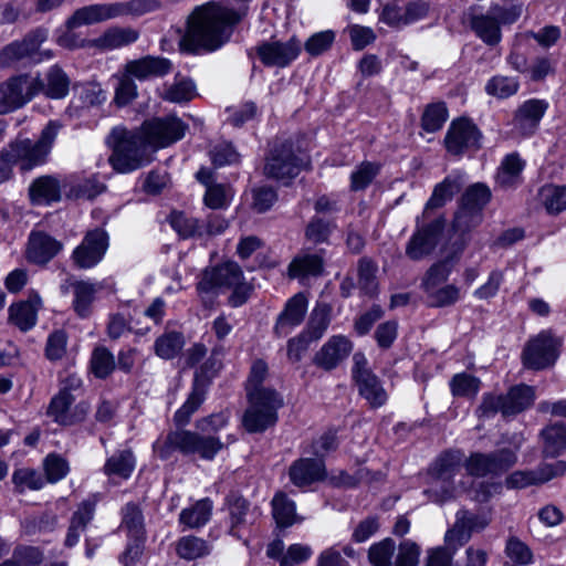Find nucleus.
Instances as JSON below:
<instances>
[{"instance_id": "nucleus-48", "label": "nucleus", "mask_w": 566, "mask_h": 566, "mask_svg": "<svg viewBox=\"0 0 566 566\" xmlns=\"http://www.w3.org/2000/svg\"><path fill=\"white\" fill-rule=\"evenodd\" d=\"M538 197L549 213L566 209V186L545 185L539 189Z\"/></svg>"}, {"instance_id": "nucleus-23", "label": "nucleus", "mask_w": 566, "mask_h": 566, "mask_svg": "<svg viewBox=\"0 0 566 566\" xmlns=\"http://www.w3.org/2000/svg\"><path fill=\"white\" fill-rule=\"evenodd\" d=\"M62 249V243L51 235L41 232H31L28 241L25 256L34 264H45L52 260Z\"/></svg>"}, {"instance_id": "nucleus-6", "label": "nucleus", "mask_w": 566, "mask_h": 566, "mask_svg": "<svg viewBox=\"0 0 566 566\" xmlns=\"http://www.w3.org/2000/svg\"><path fill=\"white\" fill-rule=\"evenodd\" d=\"M250 406L243 417V426L249 432H262L277 420L282 407L281 396L273 389H256L249 394Z\"/></svg>"}, {"instance_id": "nucleus-24", "label": "nucleus", "mask_w": 566, "mask_h": 566, "mask_svg": "<svg viewBox=\"0 0 566 566\" xmlns=\"http://www.w3.org/2000/svg\"><path fill=\"white\" fill-rule=\"evenodd\" d=\"M352 342L343 336H332L316 353L314 363L325 370L334 369L352 352Z\"/></svg>"}, {"instance_id": "nucleus-62", "label": "nucleus", "mask_w": 566, "mask_h": 566, "mask_svg": "<svg viewBox=\"0 0 566 566\" xmlns=\"http://www.w3.org/2000/svg\"><path fill=\"white\" fill-rule=\"evenodd\" d=\"M481 221L482 212L460 203L454 214L453 228L455 231L463 233L479 226Z\"/></svg>"}, {"instance_id": "nucleus-37", "label": "nucleus", "mask_w": 566, "mask_h": 566, "mask_svg": "<svg viewBox=\"0 0 566 566\" xmlns=\"http://www.w3.org/2000/svg\"><path fill=\"white\" fill-rule=\"evenodd\" d=\"M30 198L34 205H50L61 199L60 181L52 176H42L30 186Z\"/></svg>"}, {"instance_id": "nucleus-35", "label": "nucleus", "mask_w": 566, "mask_h": 566, "mask_svg": "<svg viewBox=\"0 0 566 566\" xmlns=\"http://www.w3.org/2000/svg\"><path fill=\"white\" fill-rule=\"evenodd\" d=\"M74 300L73 308L80 317H87L92 312V305L96 294L103 289L99 282L74 281L71 283Z\"/></svg>"}, {"instance_id": "nucleus-14", "label": "nucleus", "mask_w": 566, "mask_h": 566, "mask_svg": "<svg viewBox=\"0 0 566 566\" xmlns=\"http://www.w3.org/2000/svg\"><path fill=\"white\" fill-rule=\"evenodd\" d=\"M170 441L179 447L184 454H198L203 460H213L223 448V443L216 436H201L189 430L172 431Z\"/></svg>"}, {"instance_id": "nucleus-25", "label": "nucleus", "mask_w": 566, "mask_h": 566, "mask_svg": "<svg viewBox=\"0 0 566 566\" xmlns=\"http://www.w3.org/2000/svg\"><path fill=\"white\" fill-rule=\"evenodd\" d=\"M42 307V300L36 293H31L25 301L13 303L9 306V322L21 332H28L34 327L38 321V312Z\"/></svg>"}, {"instance_id": "nucleus-58", "label": "nucleus", "mask_w": 566, "mask_h": 566, "mask_svg": "<svg viewBox=\"0 0 566 566\" xmlns=\"http://www.w3.org/2000/svg\"><path fill=\"white\" fill-rule=\"evenodd\" d=\"M491 199V190L484 184L470 186L461 198V203L482 212Z\"/></svg>"}, {"instance_id": "nucleus-10", "label": "nucleus", "mask_w": 566, "mask_h": 566, "mask_svg": "<svg viewBox=\"0 0 566 566\" xmlns=\"http://www.w3.org/2000/svg\"><path fill=\"white\" fill-rule=\"evenodd\" d=\"M517 457L510 449H501L492 453L474 452L464 461L467 472L473 476H497L516 463Z\"/></svg>"}, {"instance_id": "nucleus-45", "label": "nucleus", "mask_w": 566, "mask_h": 566, "mask_svg": "<svg viewBox=\"0 0 566 566\" xmlns=\"http://www.w3.org/2000/svg\"><path fill=\"white\" fill-rule=\"evenodd\" d=\"M169 224L181 239L203 237V224L196 218L182 211H172L169 216Z\"/></svg>"}, {"instance_id": "nucleus-54", "label": "nucleus", "mask_w": 566, "mask_h": 566, "mask_svg": "<svg viewBox=\"0 0 566 566\" xmlns=\"http://www.w3.org/2000/svg\"><path fill=\"white\" fill-rule=\"evenodd\" d=\"M232 189L223 184L208 185L203 196L205 205L210 209H226L232 201Z\"/></svg>"}, {"instance_id": "nucleus-60", "label": "nucleus", "mask_w": 566, "mask_h": 566, "mask_svg": "<svg viewBox=\"0 0 566 566\" xmlns=\"http://www.w3.org/2000/svg\"><path fill=\"white\" fill-rule=\"evenodd\" d=\"M196 93V85L190 80H180L169 85L163 93V98L172 103L191 101Z\"/></svg>"}, {"instance_id": "nucleus-49", "label": "nucleus", "mask_w": 566, "mask_h": 566, "mask_svg": "<svg viewBox=\"0 0 566 566\" xmlns=\"http://www.w3.org/2000/svg\"><path fill=\"white\" fill-rule=\"evenodd\" d=\"M395 553L396 543L392 538L386 537L369 547L368 560L371 566H395Z\"/></svg>"}, {"instance_id": "nucleus-8", "label": "nucleus", "mask_w": 566, "mask_h": 566, "mask_svg": "<svg viewBox=\"0 0 566 566\" xmlns=\"http://www.w3.org/2000/svg\"><path fill=\"white\" fill-rule=\"evenodd\" d=\"M41 87V77L32 74H20L2 82L0 84V114H8L21 108L40 93Z\"/></svg>"}, {"instance_id": "nucleus-42", "label": "nucleus", "mask_w": 566, "mask_h": 566, "mask_svg": "<svg viewBox=\"0 0 566 566\" xmlns=\"http://www.w3.org/2000/svg\"><path fill=\"white\" fill-rule=\"evenodd\" d=\"M332 321V306L327 303H316L311 312L306 329L310 339L317 340L323 337Z\"/></svg>"}, {"instance_id": "nucleus-47", "label": "nucleus", "mask_w": 566, "mask_h": 566, "mask_svg": "<svg viewBox=\"0 0 566 566\" xmlns=\"http://www.w3.org/2000/svg\"><path fill=\"white\" fill-rule=\"evenodd\" d=\"M542 436L546 457H556L566 451V424H552L543 430Z\"/></svg>"}, {"instance_id": "nucleus-4", "label": "nucleus", "mask_w": 566, "mask_h": 566, "mask_svg": "<svg viewBox=\"0 0 566 566\" xmlns=\"http://www.w3.org/2000/svg\"><path fill=\"white\" fill-rule=\"evenodd\" d=\"M197 289L200 293H217L219 289L232 290L228 298L232 307L243 305L252 292V286L245 281L241 268L233 261L207 269Z\"/></svg>"}, {"instance_id": "nucleus-43", "label": "nucleus", "mask_w": 566, "mask_h": 566, "mask_svg": "<svg viewBox=\"0 0 566 566\" xmlns=\"http://www.w3.org/2000/svg\"><path fill=\"white\" fill-rule=\"evenodd\" d=\"M229 534L235 538L242 537V530L248 524L249 504L239 496L228 499Z\"/></svg>"}, {"instance_id": "nucleus-29", "label": "nucleus", "mask_w": 566, "mask_h": 566, "mask_svg": "<svg viewBox=\"0 0 566 566\" xmlns=\"http://www.w3.org/2000/svg\"><path fill=\"white\" fill-rule=\"evenodd\" d=\"M116 19L113 3H96L77 9L66 21L70 30Z\"/></svg>"}, {"instance_id": "nucleus-28", "label": "nucleus", "mask_w": 566, "mask_h": 566, "mask_svg": "<svg viewBox=\"0 0 566 566\" xmlns=\"http://www.w3.org/2000/svg\"><path fill=\"white\" fill-rule=\"evenodd\" d=\"M170 69L169 60L148 55L128 61L124 66V72L132 78L144 81L155 76H164L169 73Z\"/></svg>"}, {"instance_id": "nucleus-21", "label": "nucleus", "mask_w": 566, "mask_h": 566, "mask_svg": "<svg viewBox=\"0 0 566 566\" xmlns=\"http://www.w3.org/2000/svg\"><path fill=\"white\" fill-rule=\"evenodd\" d=\"M46 38L48 32L40 29L31 32L21 41L8 44L0 51V65L8 67L25 57H32Z\"/></svg>"}, {"instance_id": "nucleus-30", "label": "nucleus", "mask_w": 566, "mask_h": 566, "mask_svg": "<svg viewBox=\"0 0 566 566\" xmlns=\"http://www.w3.org/2000/svg\"><path fill=\"white\" fill-rule=\"evenodd\" d=\"M463 185V175L460 172H452L448 175L441 182H439L427 201L423 212L422 221H426L429 212L432 209L443 207L452 197L460 191Z\"/></svg>"}, {"instance_id": "nucleus-41", "label": "nucleus", "mask_w": 566, "mask_h": 566, "mask_svg": "<svg viewBox=\"0 0 566 566\" xmlns=\"http://www.w3.org/2000/svg\"><path fill=\"white\" fill-rule=\"evenodd\" d=\"M213 374L214 371L211 375H208L206 373V366H203L200 370V376L203 377H211ZM198 379L199 375L197 374L196 382L191 394L184 402V405L175 412L174 420L177 426H186L189 422L191 415L200 407L205 400V392L203 389L198 386Z\"/></svg>"}, {"instance_id": "nucleus-63", "label": "nucleus", "mask_w": 566, "mask_h": 566, "mask_svg": "<svg viewBox=\"0 0 566 566\" xmlns=\"http://www.w3.org/2000/svg\"><path fill=\"white\" fill-rule=\"evenodd\" d=\"M395 566H419L421 547L411 539H405L396 547Z\"/></svg>"}, {"instance_id": "nucleus-40", "label": "nucleus", "mask_w": 566, "mask_h": 566, "mask_svg": "<svg viewBox=\"0 0 566 566\" xmlns=\"http://www.w3.org/2000/svg\"><path fill=\"white\" fill-rule=\"evenodd\" d=\"M212 509L213 505L209 499L199 500L193 505L181 510L179 523L188 528H199L209 522Z\"/></svg>"}, {"instance_id": "nucleus-38", "label": "nucleus", "mask_w": 566, "mask_h": 566, "mask_svg": "<svg viewBox=\"0 0 566 566\" xmlns=\"http://www.w3.org/2000/svg\"><path fill=\"white\" fill-rule=\"evenodd\" d=\"M42 92L46 97L53 99L64 98L70 91V77L67 74L57 65L51 66L45 73L44 80H42Z\"/></svg>"}, {"instance_id": "nucleus-13", "label": "nucleus", "mask_w": 566, "mask_h": 566, "mask_svg": "<svg viewBox=\"0 0 566 566\" xmlns=\"http://www.w3.org/2000/svg\"><path fill=\"white\" fill-rule=\"evenodd\" d=\"M302 166L303 160L294 154L292 145L282 144L271 149L264 174L269 178L286 182L300 174Z\"/></svg>"}, {"instance_id": "nucleus-61", "label": "nucleus", "mask_w": 566, "mask_h": 566, "mask_svg": "<svg viewBox=\"0 0 566 566\" xmlns=\"http://www.w3.org/2000/svg\"><path fill=\"white\" fill-rule=\"evenodd\" d=\"M336 228L333 221L313 217L305 229V237L313 243L326 242Z\"/></svg>"}, {"instance_id": "nucleus-20", "label": "nucleus", "mask_w": 566, "mask_h": 566, "mask_svg": "<svg viewBox=\"0 0 566 566\" xmlns=\"http://www.w3.org/2000/svg\"><path fill=\"white\" fill-rule=\"evenodd\" d=\"M566 472V462L556 461L549 464H543L536 470L515 471L506 478L509 489H524L531 485L545 483Z\"/></svg>"}, {"instance_id": "nucleus-56", "label": "nucleus", "mask_w": 566, "mask_h": 566, "mask_svg": "<svg viewBox=\"0 0 566 566\" xmlns=\"http://www.w3.org/2000/svg\"><path fill=\"white\" fill-rule=\"evenodd\" d=\"M450 389L455 397L473 398L480 390V380L469 374H457L450 380Z\"/></svg>"}, {"instance_id": "nucleus-36", "label": "nucleus", "mask_w": 566, "mask_h": 566, "mask_svg": "<svg viewBox=\"0 0 566 566\" xmlns=\"http://www.w3.org/2000/svg\"><path fill=\"white\" fill-rule=\"evenodd\" d=\"M525 163L518 154L506 155L496 172V184L503 189L515 188L522 182V172Z\"/></svg>"}, {"instance_id": "nucleus-59", "label": "nucleus", "mask_w": 566, "mask_h": 566, "mask_svg": "<svg viewBox=\"0 0 566 566\" xmlns=\"http://www.w3.org/2000/svg\"><path fill=\"white\" fill-rule=\"evenodd\" d=\"M91 368L96 377H107L115 368L113 354L106 347H96L92 353Z\"/></svg>"}, {"instance_id": "nucleus-31", "label": "nucleus", "mask_w": 566, "mask_h": 566, "mask_svg": "<svg viewBox=\"0 0 566 566\" xmlns=\"http://www.w3.org/2000/svg\"><path fill=\"white\" fill-rule=\"evenodd\" d=\"M98 496L96 494L90 495L82 501L74 512L71 524L66 534L65 545L67 547L75 546L84 532L86 525L92 521L95 512Z\"/></svg>"}, {"instance_id": "nucleus-12", "label": "nucleus", "mask_w": 566, "mask_h": 566, "mask_svg": "<svg viewBox=\"0 0 566 566\" xmlns=\"http://www.w3.org/2000/svg\"><path fill=\"white\" fill-rule=\"evenodd\" d=\"M302 48L301 41L294 35L285 42L264 41L255 46V53L264 66L283 69L300 56Z\"/></svg>"}, {"instance_id": "nucleus-52", "label": "nucleus", "mask_w": 566, "mask_h": 566, "mask_svg": "<svg viewBox=\"0 0 566 566\" xmlns=\"http://www.w3.org/2000/svg\"><path fill=\"white\" fill-rule=\"evenodd\" d=\"M520 83L515 77L495 75L485 84V92L496 98H509L517 93Z\"/></svg>"}, {"instance_id": "nucleus-44", "label": "nucleus", "mask_w": 566, "mask_h": 566, "mask_svg": "<svg viewBox=\"0 0 566 566\" xmlns=\"http://www.w3.org/2000/svg\"><path fill=\"white\" fill-rule=\"evenodd\" d=\"M211 552V545L203 538L187 535L176 542V553L185 560L205 557Z\"/></svg>"}, {"instance_id": "nucleus-33", "label": "nucleus", "mask_w": 566, "mask_h": 566, "mask_svg": "<svg viewBox=\"0 0 566 566\" xmlns=\"http://www.w3.org/2000/svg\"><path fill=\"white\" fill-rule=\"evenodd\" d=\"M324 261L318 254L301 253L289 265V276L304 283L311 277H317L323 273Z\"/></svg>"}, {"instance_id": "nucleus-51", "label": "nucleus", "mask_w": 566, "mask_h": 566, "mask_svg": "<svg viewBox=\"0 0 566 566\" xmlns=\"http://www.w3.org/2000/svg\"><path fill=\"white\" fill-rule=\"evenodd\" d=\"M114 8L116 18L126 15L139 17L158 10L160 2L158 0H129L114 2Z\"/></svg>"}, {"instance_id": "nucleus-3", "label": "nucleus", "mask_w": 566, "mask_h": 566, "mask_svg": "<svg viewBox=\"0 0 566 566\" xmlns=\"http://www.w3.org/2000/svg\"><path fill=\"white\" fill-rule=\"evenodd\" d=\"M62 125L51 120L42 129L36 142L30 138H17L3 148V158L21 170L28 171L46 161Z\"/></svg>"}, {"instance_id": "nucleus-32", "label": "nucleus", "mask_w": 566, "mask_h": 566, "mask_svg": "<svg viewBox=\"0 0 566 566\" xmlns=\"http://www.w3.org/2000/svg\"><path fill=\"white\" fill-rule=\"evenodd\" d=\"M139 32L133 28L113 27L90 43L102 51H113L136 42Z\"/></svg>"}, {"instance_id": "nucleus-9", "label": "nucleus", "mask_w": 566, "mask_h": 566, "mask_svg": "<svg viewBox=\"0 0 566 566\" xmlns=\"http://www.w3.org/2000/svg\"><path fill=\"white\" fill-rule=\"evenodd\" d=\"M461 464L460 451H448L437 459L431 470V486L427 491L432 501L444 502L454 496L455 488L451 479L459 472Z\"/></svg>"}, {"instance_id": "nucleus-2", "label": "nucleus", "mask_w": 566, "mask_h": 566, "mask_svg": "<svg viewBox=\"0 0 566 566\" xmlns=\"http://www.w3.org/2000/svg\"><path fill=\"white\" fill-rule=\"evenodd\" d=\"M247 0L210 1L193 9L181 46L190 52L216 51L226 44L234 27L248 14Z\"/></svg>"}, {"instance_id": "nucleus-16", "label": "nucleus", "mask_w": 566, "mask_h": 566, "mask_svg": "<svg viewBox=\"0 0 566 566\" xmlns=\"http://www.w3.org/2000/svg\"><path fill=\"white\" fill-rule=\"evenodd\" d=\"M107 249V232L96 228L85 234L82 243L73 251L72 258L78 268L92 269L103 260Z\"/></svg>"}, {"instance_id": "nucleus-46", "label": "nucleus", "mask_w": 566, "mask_h": 566, "mask_svg": "<svg viewBox=\"0 0 566 566\" xmlns=\"http://www.w3.org/2000/svg\"><path fill=\"white\" fill-rule=\"evenodd\" d=\"M185 345L184 335L179 332H166L154 344L155 354L163 359L175 358Z\"/></svg>"}, {"instance_id": "nucleus-27", "label": "nucleus", "mask_w": 566, "mask_h": 566, "mask_svg": "<svg viewBox=\"0 0 566 566\" xmlns=\"http://www.w3.org/2000/svg\"><path fill=\"white\" fill-rule=\"evenodd\" d=\"M325 473L322 459L301 458L294 461L289 469L290 481L297 488L323 480Z\"/></svg>"}, {"instance_id": "nucleus-53", "label": "nucleus", "mask_w": 566, "mask_h": 566, "mask_svg": "<svg viewBox=\"0 0 566 566\" xmlns=\"http://www.w3.org/2000/svg\"><path fill=\"white\" fill-rule=\"evenodd\" d=\"M113 77L116 80L114 103L118 107L130 104L137 97V85L134 80L125 72L115 74Z\"/></svg>"}, {"instance_id": "nucleus-50", "label": "nucleus", "mask_w": 566, "mask_h": 566, "mask_svg": "<svg viewBox=\"0 0 566 566\" xmlns=\"http://www.w3.org/2000/svg\"><path fill=\"white\" fill-rule=\"evenodd\" d=\"M122 528L130 539L145 538L144 517L137 505L128 503L123 509Z\"/></svg>"}, {"instance_id": "nucleus-39", "label": "nucleus", "mask_w": 566, "mask_h": 566, "mask_svg": "<svg viewBox=\"0 0 566 566\" xmlns=\"http://www.w3.org/2000/svg\"><path fill=\"white\" fill-rule=\"evenodd\" d=\"M272 514L280 527H290L301 523L303 517L296 514V504L285 493L277 492L272 499Z\"/></svg>"}, {"instance_id": "nucleus-1", "label": "nucleus", "mask_w": 566, "mask_h": 566, "mask_svg": "<svg viewBox=\"0 0 566 566\" xmlns=\"http://www.w3.org/2000/svg\"><path fill=\"white\" fill-rule=\"evenodd\" d=\"M187 126L177 117L154 118L139 132H113L118 136L109 163L118 172H130L150 161L155 148L167 147L185 136Z\"/></svg>"}, {"instance_id": "nucleus-64", "label": "nucleus", "mask_w": 566, "mask_h": 566, "mask_svg": "<svg viewBox=\"0 0 566 566\" xmlns=\"http://www.w3.org/2000/svg\"><path fill=\"white\" fill-rule=\"evenodd\" d=\"M448 118V111L443 103L427 106L422 115V127L429 133L439 130Z\"/></svg>"}, {"instance_id": "nucleus-15", "label": "nucleus", "mask_w": 566, "mask_h": 566, "mask_svg": "<svg viewBox=\"0 0 566 566\" xmlns=\"http://www.w3.org/2000/svg\"><path fill=\"white\" fill-rule=\"evenodd\" d=\"M481 132L476 125L467 119L453 120L444 138L447 150L454 156L476 150L481 146Z\"/></svg>"}, {"instance_id": "nucleus-22", "label": "nucleus", "mask_w": 566, "mask_h": 566, "mask_svg": "<svg viewBox=\"0 0 566 566\" xmlns=\"http://www.w3.org/2000/svg\"><path fill=\"white\" fill-rule=\"evenodd\" d=\"M307 305L308 302L304 293H297L291 297L276 319L274 333L279 337L289 335L303 322Z\"/></svg>"}, {"instance_id": "nucleus-18", "label": "nucleus", "mask_w": 566, "mask_h": 566, "mask_svg": "<svg viewBox=\"0 0 566 566\" xmlns=\"http://www.w3.org/2000/svg\"><path fill=\"white\" fill-rule=\"evenodd\" d=\"M75 401L74 395L66 387H63L55 395L48 408V415L57 423L70 426L84 419L88 411V406L84 402L72 408Z\"/></svg>"}, {"instance_id": "nucleus-34", "label": "nucleus", "mask_w": 566, "mask_h": 566, "mask_svg": "<svg viewBox=\"0 0 566 566\" xmlns=\"http://www.w3.org/2000/svg\"><path fill=\"white\" fill-rule=\"evenodd\" d=\"M136 467L134 453L126 449L115 452L104 464V473L115 483L128 480Z\"/></svg>"}, {"instance_id": "nucleus-5", "label": "nucleus", "mask_w": 566, "mask_h": 566, "mask_svg": "<svg viewBox=\"0 0 566 566\" xmlns=\"http://www.w3.org/2000/svg\"><path fill=\"white\" fill-rule=\"evenodd\" d=\"M522 14L521 6H511L509 8L499 4L492 6L484 13H471L469 24L484 44L489 46L497 45L502 40L501 27L513 24Z\"/></svg>"}, {"instance_id": "nucleus-7", "label": "nucleus", "mask_w": 566, "mask_h": 566, "mask_svg": "<svg viewBox=\"0 0 566 566\" xmlns=\"http://www.w3.org/2000/svg\"><path fill=\"white\" fill-rule=\"evenodd\" d=\"M535 400V389L527 385H516L506 395L485 394L476 412L481 418H491L501 412L504 417L514 416L530 408Z\"/></svg>"}, {"instance_id": "nucleus-11", "label": "nucleus", "mask_w": 566, "mask_h": 566, "mask_svg": "<svg viewBox=\"0 0 566 566\" xmlns=\"http://www.w3.org/2000/svg\"><path fill=\"white\" fill-rule=\"evenodd\" d=\"M560 342L548 331H542L532 337L523 350V364L531 369H544L555 363Z\"/></svg>"}, {"instance_id": "nucleus-55", "label": "nucleus", "mask_w": 566, "mask_h": 566, "mask_svg": "<svg viewBox=\"0 0 566 566\" xmlns=\"http://www.w3.org/2000/svg\"><path fill=\"white\" fill-rule=\"evenodd\" d=\"M453 262L452 260L449 259L433 264L428 270L422 281L424 292L432 291L439 287L442 283H444L448 280L449 275L451 274Z\"/></svg>"}, {"instance_id": "nucleus-57", "label": "nucleus", "mask_w": 566, "mask_h": 566, "mask_svg": "<svg viewBox=\"0 0 566 566\" xmlns=\"http://www.w3.org/2000/svg\"><path fill=\"white\" fill-rule=\"evenodd\" d=\"M377 265L368 260L361 259L358 264V284L360 290L370 296H374L378 290L376 280Z\"/></svg>"}, {"instance_id": "nucleus-26", "label": "nucleus", "mask_w": 566, "mask_h": 566, "mask_svg": "<svg viewBox=\"0 0 566 566\" xmlns=\"http://www.w3.org/2000/svg\"><path fill=\"white\" fill-rule=\"evenodd\" d=\"M547 108L548 103L543 99L533 98L524 102L514 117L515 129L524 136L534 134Z\"/></svg>"}, {"instance_id": "nucleus-19", "label": "nucleus", "mask_w": 566, "mask_h": 566, "mask_svg": "<svg viewBox=\"0 0 566 566\" xmlns=\"http://www.w3.org/2000/svg\"><path fill=\"white\" fill-rule=\"evenodd\" d=\"M421 220V217L417 218V231L410 238L406 248V254L412 260H420L432 252L438 235L444 227V221L440 218L428 226H420Z\"/></svg>"}, {"instance_id": "nucleus-17", "label": "nucleus", "mask_w": 566, "mask_h": 566, "mask_svg": "<svg viewBox=\"0 0 566 566\" xmlns=\"http://www.w3.org/2000/svg\"><path fill=\"white\" fill-rule=\"evenodd\" d=\"M353 378L355 379L360 395L373 407H380L387 400V394L378 378L368 369L366 357L357 353L353 357Z\"/></svg>"}]
</instances>
